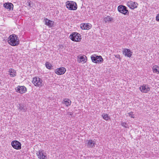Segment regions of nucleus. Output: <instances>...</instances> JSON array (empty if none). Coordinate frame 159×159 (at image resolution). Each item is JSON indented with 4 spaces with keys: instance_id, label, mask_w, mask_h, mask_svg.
Masks as SVG:
<instances>
[{
    "instance_id": "1",
    "label": "nucleus",
    "mask_w": 159,
    "mask_h": 159,
    "mask_svg": "<svg viewBox=\"0 0 159 159\" xmlns=\"http://www.w3.org/2000/svg\"><path fill=\"white\" fill-rule=\"evenodd\" d=\"M8 42L10 45L13 46H17L19 44V40L15 34L9 36L8 39Z\"/></svg>"
},
{
    "instance_id": "2",
    "label": "nucleus",
    "mask_w": 159,
    "mask_h": 159,
    "mask_svg": "<svg viewBox=\"0 0 159 159\" xmlns=\"http://www.w3.org/2000/svg\"><path fill=\"white\" fill-rule=\"evenodd\" d=\"M66 7L70 10H75L77 9V5L75 2L73 1H68L66 3Z\"/></svg>"
},
{
    "instance_id": "3",
    "label": "nucleus",
    "mask_w": 159,
    "mask_h": 159,
    "mask_svg": "<svg viewBox=\"0 0 159 159\" xmlns=\"http://www.w3.org/2000/svg\"><path fill=\"white\" fill-rule=\"evenodd\" d=\"M32 82L34 86L40 88L42 87L43 84L42 80L36 77L33 78Z\"/></svg>"
},
{
    "instance_id": "4",
    "label": "nucleus",
    "mask_w": 159,
    "mask_h": 159,
    "mask_svg": "<svg viewBox=\"0 0 159 159\" xmlns=\"http://www.w3.org/2000/svg\"><path fill=\"white\" fill-rule=\"evenodd\" d=\"M70 38L72 41L75 42H80L81 39L80 35L76 32H74L71 34Z\"/></svg>"
},
{
    "instance_id": "5",
    "label": "nucleus",
    "mask_w": 159,
    "mask_h": 159,
    "mask_svg": "<svg viewBox=\"0 0 159 159\" xmlns=\"http://www.w3.org/2000/svg\"><path fill=\"white\" fill-rule=\"evenodd\" d=\"M91 58L92 61L95 63H99L102 62L103 59L101 56H98L95 54L92 55Z\"/></svg>"
},
{
    "instance_id": "6",
    "label": "nucleus",
    "mask_w": 159,
    "mask_h": 159,
    "mask_svg": "<svg viewBox=\"0 0 159 159\" xmlns=\"http://www.w3.org/2000/svg\"><path fill=\"white\" fill-rule=\"evenodd\" d=\"M11 144L12 147L16 150H19L21 149V143L18 141L14 140L11 142Z\"/></svg>"
},
{
    "instance_id": "7",
    "label": "nucleus",
    "mask_w": 159,
    "mask_h": 159,
    "mask_svg": "<svg viewBox=\"0 0 159 159\" xmlns=\"http://www.w3.org/2000/svg\"><path fill=\"white\" fill-rule=\"evenodd\" d=\"M36 155L39 159H47V154L43 151H39L36 153Z\"/></svg>"
},
{
    "instance_id": "8",
    "label": "nucleus",
    "mask_w": 159,
    "mask_h": 159,
    "mask_svg": "<svg viewBox=\"0 0 159 159\" xmlns=\"http://www.w3.org/2000/svg\"><path fill=\"white\" fill-rule=\"evenodd\" d=\"M127 6L132 9H134L137 7L138 4L135 2L129 1L127 3Z\"/></svg>"
},
{
    "instance_id": "9",
    "label": "nucleus",
    "mask_w": 159,
    "mask_h": 159,
    "mask_svg": "<svg viewBox=\"0 0 159 159\" xmlns=\"http://www.w3.org/2000/svg\"><path fill=\"white\" fill-rule=\"evenodd\" d=\"M95 144V142L93 140L91 139L87 140L85 143V146L89 148H93L94 147Z\"/></svg>"
},
{
    "instance_id": "10",
    "label": "nucleus",
    "mask_w": 159,
    "mask_h": 159,
    "mask_svg": "<svg viewBox=\"0 0 159 159\" xmlns=\"http://www.w3.org/2000/svg\"><path fill=\"white\" fill-rule=\"evenodd\" d=\"M126 8V7L125 6L120 5L118 7V10L120 13L124 15H126L128 13V11Z\"/></svg>"
},
{
    "instance_id": "11",
    "label": "nucleus",
    "mask_w": 159,
    "mask_h": 159,
    "mask_svg": "<svg viewBox=\"0 0 159 159\" xmlns=\"http://www.w3.org/2000/svg\"><path fill=\"white\" fill-rule=\"evenodd\" d=\"M15 90L17 92L23 94L26 92V88L24 86H19L15 88Z\"/></svg>"
},
{
    "instance_id": "12",
    "label": "nucleus",
    "mask_w": 159,
    "mask_h": 159,
    "mask_svg": "<svg viewBox=\"0 0 159 159\" xmlns=\"http://www.w3.org/2000/svg\"><path fill=\"white\" fill-rule=\"evenodd\" d=\"M77 61L79 63L83 62V63H85L87 60V57L84 55H79L77 57Z\"/></svg>"
},
{
    "instance_id": "13",
    "label": "nucleus",
    "mask_w": 159,
    "mask_h": 159,
    "mask_svg": "<svg viewBox=\"0 0 159 159\" xmlns=\"http://www.w3.org/2000/svg\"><path fill=\"white\" fill-rule=\"evenodd\" d=\"M140 90L142 93H147L150 90V89L147 85H143L139 88Z\"/></svg>"
},
{
    "instance_id": "14",
    "label": "nucleus",
    "mask_w": 159,
    "mask_h": 159,
    "mask_svg": "<svg viewBox=\"0 0 159 159\" xmlns=\"http://www.w3.org/2000/svg\"><path fill=\"white\" fill-rule=\"evenodd\" d=\"M66 71V69L63 67H61L56 69L55 70V73L58 75H61L64 74Z\"/></svg>"
},
{
    "instance_id": "15",
    "label": "nucleus",
    "mask_w": 159,
    "mask_h": 159,
    "mask_svg": "<svg viewBox=\"0 0 159 159\" xmlns=\"http://www.w3.org/2000/svg\"><path fill=\"white\" fill-rule=\"evenodd\" d=\"M123 54L125 56L130 57L132 55V52L130 49L125 48L123 51Z\"/></svg>"
},
{
    "instance_id": "16",
    "label": "nucleus",
    "mask_w": 159,
    "mask_h": 159,
    "mask_svg": "<svg viewBox=\"0 0 159 159\" xmlns=\"http://www.w3.org/2000/svg\"><path fill=\"white\" fill-rule=\"evenodd\" d=\"M80 27L83 30H88L91 28V26L90 24L83 23L80 25Z\"/></svg>"
},
{
    "instance_id": "17",
    "label": "nucleus",
    "mask_w": 159,
    "mask_h": 159,
    "mask_svg": "<svg viewBox=\"0 0 159 159\" xmlns=\"http://www.w3.org/2000/svg\"><path fill=\"white\" fill-rule=\"evenodd\" d=\"M44 20L45 25L49 27H51L53 26L54 24V22L53 21L48 20L47 18L44 19Z\"/></svg>"
},
{
    "instance_id": "18",
    "label": "nucleus",
    "mask_w": 159,
    "mask_h": 159,
    "mask_svg": "<svg viewBox=\"0 0 159 159\" xmlns=\"http://www.w3.org/2000/svg\"><path fill=\"white\" fill-rule=\"evenodd\" d=\"M4 7L9 10H12L13 8V5L11 3H6L3 5Z\"/></svg>"
},
{
    "instance_id": "19",
    "label": "nucleus",
    "mask_w": 159,
    "mask_h": 159,
    "mask_svg": "<svg viewBox=\"0 0 159 159\" xmlns=\"http://www.w3.org/2000/svg\"><path fill=\"white\" fill-rule=\"evenodd\" d=\"M8 72L9 75L11 77H14L16 75V71L13 69L10 68L9 69Z\"/></svg>"
},
{
    "instance_id": "20",
    "label": "nucleus",
    "mask_w": 159,
    "mask_h": 159,
    "mask_svg": "<svg viewBox=\"0 0 159 159\" xmlns=\"http://www.w3.org/2000/svg\"><path fill=\"white\" fill-rule=\"evenodd\" d=\"M71 102V101L69 99L65 98L63 101L62 103L66 106L68 107L70 105Z\"/></svg>"
},
{
    "instance_id": "21",
    "label": "nucleus",
    "mask_w": 159,
    "mask_h": 159,
    "mask_svg": "<svg viewBox=\"0 0 159 159\" xmlns=\"http://www.w3.org/2000/svg\"><path fill=\"white\" fill-rule=\"evenodd\" d=\"M152 71L154 73H159V66L157 65H154L152 67Z\"/></svg>"
},
{
    "instance_id": "22",
    "label": "nucleus",
    "mask_w": 159,
    "mask_h": 159,
    "mask_svg": "<svg viewBox=\"0 0 159 159\" xmlns=\"http://www.w3.org/2000/svg\"><path fill=\"white\" fill-rule=\"evenodd\" d=\"M103 20L105 23H109L113 19L111 17L107 16L104 17Z\"/></svg>"
},
{
    "instance_id": "23",
    "label": "nucleus",
    "mask_w": 159,
    "mask_h": 159,
    "mask_svg": "<svg viewBox=\"0 0 159 159\" xmlns=\"http://www.w3.org/2000/svg\"><path fill=\"white\" fill-rule=\"evenodd\" d=\"M19 109L20 111H25L26 110V108L23 105H20Z\"/></svg>"
},
{
    "instance_id": "24",
    "label": "nucleus",
    "mask_w": 159,
    "mask_h": 159,
    "mask_svg": "<svg viewBox=\"0 0 159 159\" xmlns=\"http://www.w3.org/2000/svg\"><path fill=\"white\" fill-rule=\"evenodd\" d=\"M102 116L103 118L106 120H107L110 119V117L107 114H103Z\"/></svg>"
},
{
    "instance_id": "25",
    "label": "nucleus",
    "mask_w": 159,
    "mask_h": 159,
    "mask_svg": "<svg viewBox=\"0 0 159 159\" xmlns=\"http://www.w3.org/2000/svg\"><path fill=\"white\" fill-rule=\"evenodd\" d=\"M45 66L47 68L50 69H51L52 66L51 64L48 62H47L45 63Z\"/></svg>"
},
{
    "instance_id": "26",
    "label": "nucleus",
    "mask_w": 159,
    "mask_h": 159,
    "mask_svg": "<svg viewBox=\"0 0 159 159\" xmlns=\"http://www.w3.org/2000/svg\"><path fill=\"white\" fill-rule=\"evenodd\" d=\"M121 125L125 128H129L128 125L125 122H122L121 123Z\"/></svg>"
},
{
    "instance_id": "27",
    "label": "nucleus",
    "mask_w": 159,
    "mask_h": 159,
    "mask_svg": "<svg viewBox=\"0 0 159 159\" xmlns=\"http://www.w3.org/2000/svg\"><path fill=\"white\" fill-rule=\"evenodd\" d=\"M128 114L130 117L133 118H134V115L133 114V112H129Z\"/></svg>"
},
{
    "instance_id": "28",
    "label": "nucleus",
    "mask_w": 159,
    "mask_h": 159,
    "mask_svg": "<svg viewBox=\"0 0 159 159\" xmlns=\"http://www.w3.org/2000/svg\"><path fill=\"white\" fill-rule=\"evenodd\" d=\"M156 20L157 21L159 22V14H157L156 17Z\"/></svg>"
},
{
    "instance_id": "29",
    "label": "nucleus",
    "mask_w": 159,
    "mask_h": 159,
    "mask_svg": "<svg viewBox=\"0 0 159 159\" xmlns=\"http://www.w3.org/2000/svg\"><path fill=\"white\" fill-rule=\"evenodd\" d=\"M115 57L117 58L120 59V56L119 55H117L115 56Z\"/></svg>"
},
{
    "instance_id": "30",
    "label": "nucleus",
    "mask_w": 159,
    "mask_h": 159,
    "mask_svg": "<svg viewBox=\"0 0 159 159\" xmlns=\"http://www.w3.org/2000/svg\"><path fill=\"white\" fill-rule=\"evenodd\" d=\"M67 114L69 115L72 116L73 115V113L72 112H68Z\"/></svg>"
},
{
    "instance_id": "31",
    "label": "nucleus",
    "mask_w": 159,
    "mask_h": 159,
    "mask_svg": "<svg viewBox=\"0 0 159 159\" xmlns=\"http://www.w3.org/2000/svg\"><path fill=\"white\" fill-rule=\"evenodd\" d=\"M28 5H29V6L30 7H31L32 6H31V3H30V2H28Z\"/></svg>"
},
{
    "instance_id": "32",
    "label": "nucleus",
    "mask_w": 159,
    "mask_h": 159,
    "mask_svg": "<svg viewBox=\"0 0 159 159\" xmlns=\"http://www.w3.org/2000/svg\"><path fill=\"white\" fill-rule=\"evenodd\" d=\"M2 84V80L0 79V85H1Z\"/></svg>"
}]
</instances>
